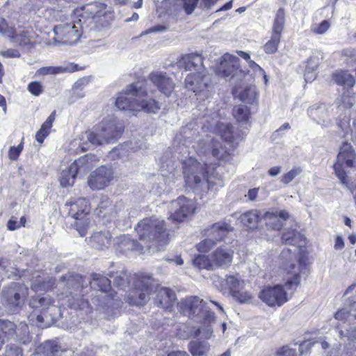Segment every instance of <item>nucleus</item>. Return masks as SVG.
Segmentation results:
<instances>
[{
    "mask_svg": "<svg viewBox=\"0 0 356 356\" xmlns=\"http://www.w3.org/2000/svg\"><path fill=\"white\" fill-rule=\"evenodd\" d=\"M121 238H123V241L127 242L129 247L133 250H138V251H142L144 248L143 245L138 243L134 240H130V238L127 236H123Z\"/></svg>",
    "mask_w": 356,
    "mask_h": 356,
    "instance_id": "nucleus-61",
    "label": "nucleus"
},
{
    "mask_svg": "<svg viewBox=\"0 0 356 356\" xmlns=\"http://www.w3.org/2000/svg\"><path fill=\"white\" fill-rule=\"evenodd\" d=\"M28 295V288L19 283L13 282L2 291V298L5 304L13 312L17 310Z\"/></svg>",
    "mask_w": 356,
    "mask_h": 356,
    "instance_id": "nucleus-14",
    "label": "nucleus"
},
{
    "mask_svg": "<svg viewBox=\"0 0 356 356\" xmlns=\"http://www.w3.org/2000/svg\"><path fill=\"white\" fill-rule=\"evenodd\" d=\"M259 211L257 210H250L239 217L241 222L245 226L252 228L256 226L259 221Z\"/></svg>",
    "mask_w": 356,
    "mask_h": 356,
    "instance_id": "nucleus-36",
    "label": "nucleus"
},
{
    "mask_svg": "<svg viewBox=\"0 0 356 356\" xmlns=\"http://www.w3.org/2000/svg\"><path fill=\"white\" fill-rule=\"evenodd\" d=\"M333 168L338 178H347L350 170L356 168V152L350 143H342Z\"/></svg>",
    "mask_w": 356,
    "mask_h": 356,
    "instance_id": "nucleus-10",
    "label": "nucleus"
},
{
    "mask_svg": "<svg viewBox=\"0 0 356 356\" xmlns=\"http://www.w3.org/2000/svg\"><path fill=\"white\" fill-rule=\"evenodd\" d=\"M264 220L266 225L273 229H280L282 227V223L277 215V212H266L264 215Z\"/></svg>",
    "mask_w": 356,
    "mask_h": 356,
    "instance_id": "nucleus-44",
    "label": "nucleus"
},
{
    "mask_svg": "<svg viewBox=\"0 0 356 356\" xmlns=\"http://www.w3.org/2000/svg\"><path fill=\"white\" fill-rule=\"evenodd\" d=\"M204 323L209 324L210 323L204 321ZM212 333H213V330H212L211 325H204L203 326L198 328L195 331V337L202 336L203 338L208 339L211 337Z\"/></svg>",
    "mask_w": 356,
    "mask_h": 356,
    "instance_id": "nucleus-53",
    "label": "nucleus"
},
{
    "mask_svg": "<svg viewBox=\"0 0 356 356\" xmlns=\"http://www.w3.org/2000/svg\"><path fill=\"white\" fill-rule=\"evenodd\" d=\"M28 90L32 95L38 96L43 92V87L40 83L33 81L28 85Z\"/></svg>",
    "mask_w": 356,
    "mask_h": 356,
    "instance_id": "nucleus-57",
    "label": "nucleus"
},
{
    "mask_svg": "<svg viewBox=\"0 0 356 356\" xmlns=\"http://www.w3.org/2000/svg\"><path fill=\"white\" fill-rule=\"evenodd\" d=\"M92 276V282L86 280L85 277L78 274L62 276L57 284V287L63 290L58 294L60 305L75 309H82L86 307L88 302L83 298V291L88 286V283L93 286L97 285L102 292L107 293L111 290V281L108 278L97 273H93Z\"/></svg>",
    "mask_w": 356,
    "mask_h": 356,
    "instance_id": "nucleus-2",
    "label": "nucleus"
},
{
    "mask_svg": "<svg viewBox=\"0 0 356 356\" xmlns=\"http://www.w3.org/2000/svg\"><path fill=\"white\" fill-rule=\"evenodd\" d=\"M306 63L307 65L305 69L316 71L319 64V58L316 56H312L307 59Z\"/></svg>",
    "mask_w": 356,
    "mask_h": 356,
    "instance_id": "nucleus-60",
    "label": "nucleus"
},
{
    "mask_svg": "<svg viewBox=\"0 0 356 356\" xmlns=\"http://www.w3.org/2000/svg\"><path fill=\"white\" fill-rule=\"evenodd\" d=\"M330 27V23L327 20H323L320 24H314L311 31L315 34H324Z\"/></svg>",
    "mask_w": 356,
    "mask_h": 356,
    "instance_id": "nucleus-52",
    "label": "nucleus"
},
{
    "mask_svg": "<svg viewBox=\"0 0 356 356\" xmlns=\"http://www.w3.org/2000/svg\"><path fill=\"white\" fill-rule=\"evenodd\" d=\"M129 282V276L125 272H122L117 275L113 280L114 285L122 289L127 286Z\"/></svg>",
    "mask_w": 356,
    "mask_h": 356,
    "instance_id": "nucleus-55",
    "label": "nucleus"
},
{
    "mask_svg": "<svg viewBox=\"0 0 356 356\" xmlns=\"http://www.w3.org/2000/svg\"><path fill=\"white\" fill-rule=\"evenodd\" d=\"M113 169L111 164L102 165L92 172L89 178H112Z\"/></svg>",
    "mask_w": 356,
    "mask_h": 356,
    "instance_id": "nucleus-42",
    "label": "nucleus"
},
{
    "mask_svg": "<svg viewBox=\"0 0 356 356\" xmlns=\"http://www.w3.org/2000/svg\"><path fill=\"white\" fill-rule=\"evenodd\" d=\"M65 207L68 208V214L75 222L73 226L81 236L86 234L89 220L87 215L89 213V202L86 198H79L75 202H66Z\"/></svg>",
    "mask_w": 356,
    "mask_h": 356,
    "instance_id": "nucleus-8",
    "label": "nucleus"
},
{
    "mask_svg": "<svg viewBox=\"0 0 356 356\" xmlns=\"http://www.w3.org/2000/svg\"><path fill=\"white\" fill-rule=\"evenodd\" d=\"M51 127L52 124L47 120L42 124L41 128L35 134V139L38 143H43L44 138L49 135Z\"/></svg>",
    "mask_w": 356,
    "mask_h": 356,
    "instance_id": "nucleus-48",
    "label": "nucleus"
},
{
    "mask_svg": "<svg viewBox=\"0 0 356 356\" xmlns=\"http://www.w3.org/2000/svg\"><path fill=\"white\" fill-rule=\"evenodd\" d=\"M232 93L245 104H254L258 102L259 92L254 86H245L241 90L236 86L233 88Z\"/></svg>",
    "mask_w": 356,
    "mask_h": 356,
    "instance_id": "nucleus-24",
    "label": "nucleus"
},
{
    "mask_svg": "<svg viewBox=\"0 0 356 356\" xmlns=\"http://www.w3.org/2000/svg\"><path fill=\"white\" fill-rule=\"evenodd\" d=\"M209 350V343L204 341H192L188 344V350L193 356H204Z\"/></svg>",
    "mask_w": 356,
    "mask_h": 356,
    "instance_id": "nucleus-32",
    "label": "nucleus"
},
{
    "mask_svg": "<svg viewBox=\"0 0 356 356\" xmlns=\"http://www.w3.org/2000/svg\"><path fill=\"white\" fill-rule=\"evenodd\" d=\"M99 161L98 157L92 154H88L75 160L68 168V174L63 175L62 178H77L84 177L91 170L93 163Z\"/></svg>",
    "mask_w": 356,
    "mask_h": 356,
    "instance_id": "nucleus-16",
    "label": "nucleus"
},
{
    "mask_svg": "<svg viewBox=\"0 0 356 356\" xmlns=\"http://www.w3.org/2000/svg\"><path fill=\"white\" fill-rule=\"evenodd\" d=\"M335 108L334 105L315 104L308 108L307 113L318 124L327 127L332 124L333 111Z\"/></svg>",
    "mask_w": 356,
    "mask_h": 356,
    "instance_id": "nucleus-17",
    "label": "nucleus"
},
{
    "mask_svg": "<svg viewBox=\"0 0 356 356\" xmlns=\"http://www.w3.org/2000/svg\"><path fill=\"white\" fill-rule=\"evenodd\" d=\"M302 169L300 167H295L288 172L283 178H295L302 175Z\"/></svg>",
    "mask_w": 356,
    "mask_h": 356,
    "instance_id": "nucleus-64",
    "label": "nucleus"
},
{
    "mask_svg": "<svg viewBox=\"0 0 356 356\" xmlns=\"http://www.w3.org/2000/svg\"><path fill=\"white\" fill-rule=\"evenodd\" d=\"M30 307L38 309L42 314L37 315V321L42 323L46 321H55L61 316L60 306L54 304L53 300L49 296H36L31 299L29 303Z\"/></svg>",
    "mask_w": 356,
    "mask_h": 356,
    "instance_id": "nucleus-12",
    "label": "nucleus"
},
{
    "mask_svg": "<svg viewBox=\"0 0 356 356\" xmlns=\"http://www.w3.org/2000/svg\"><path fill=\"white\" fill-rule=\"evenodd\" d=\"M217 129L221 138L225 142L229 143V145L230 143L236 142L242 138L241 135L234 131L233 127L230 124L220 122L217 124Z\"/></svg>",
    "mask_w": 356,
    "mask_h": 356,
    "instance_id": "nucleus-29",
    "label": "nucleus"
},
{
    "mask_svg": "<svg viewBox=\"0 0 356 356\" xmlns=\"http://www.w3.org/2000/svg\"><path fill=\"white\" fill-rule=\"evenodd\" d=\"M0 33L8 37L13 38L20 45H27L32 42V31L23 30L19 33H16L12 28H10L5 19H0Z\"/></svg>",
    "mask_w": 356,
    "mask_h": 356,
    "instance_id": "nucleus-21",
    "label": "nucleus"
},
{
    "mask_svg": "<svg viewBox=\"0 0 356 356\" xmlns=\"http://www.w3.org/2000/svg\"><path fill=\"white\" fill-rule=\"evenodd\" d=\"M232 230V227L229 224L225 222H218L206 230V235L213 238L216 242L222 240L227 234Z\"/></svg>",
    "mask_w": 356,
    "mask_h": 356,
    "instance_id": "nucleus-25",
    "label": "nucleus"
},
{
    "mask_svg": "<svg viewBox=\"0 0 356 356\" xmlns=\"http://www.w3.org/2000/svg\"><path fill=\"white\" fill-rule=\"evenodd\" d=\"M177 65L186 71L194 70L196 72L186 77V88L192 90L196 95L208 97L211 76L205 72L202 56L196 53L184 54L178 60Z\"/></svg>",
    "mask_w": 356,
    "mask_h": 356,
    "instance_id": "nucleus-5",
    "label": "nucleus"
},
{
    "mask_svg": "<svg viewBox=\"0 0 356 356\" xmlns=\"http://www.w3.org/2000/svg\"><path fill=\"white\" fill-rule=\"evenodd\" d=\"M179 307L185 316H200L208 323L215 321V314L210 311L207 302L197 296H191L181 300Z\"/></svg>",
    "mask_w": 356,
    "mask_h": 356,
    "instance_id": "nucleus-11",
    "label": "nucleus"
},
{
    "mask_svg": "<svg viewBox=\"0 0 356 356\" xmlns=\"http://www.w3.org/2000/svg\"><path fill=\"white\" fill-rule=\"evenodd\" d=\"M280 42V37L272 34L270 39L264 46V51L268 54L275 53Z\"/></svg>",
    "mask_w": 356,
    "mask_h": 356,
    "instance_id": "nucleus-47",
    "label": "nucleus"
},
{
    "mask_svg": "<svg viewBox=\"0 0 356 356\" xmlns=\"http://www.w3.org/2000/svg\"><path fill=\"white\" fill-rule=\"evenodd\" d=\"M233 114L237 121L246 122L250 117V111L247 106L239 105L234 108Z\"/></svg>",
    "mask_w": 356,
    "mask_h": 356,
    "instance_id": "nucleus-46",
    "label": "nucleus"
},
{
    "mask_svg": "<svg viewBox=\"0 0 356 356\" xmlns=\"http://www.w3.org/2000/svg\"><path fill=\"white\" fill-rule=\"evenodd\" d=\"M225 281L231 295L243 287V281L237 276L227 275Z\"/></svg>",
    "mask_w": 356,
    "mask_h": 356,
    "instance_id": "nucleus-43",
    "label": "nucleus"
},
{
    "mask_svg": "<svg viewBox=\"0 0 356 356\" xmlns=\"http://www.w3.org/2000/svg\"><path fill=\"white\" fill-rule=\"evenodd\" d=\"M354 122L353 123V127L350 125V118L349 114H344L343 117H339V121L337 122L338 127L341 129L343 132H344V136H346L348 134L352 135V130H354Z\"/></svg>",
    "mask_w": 356,
    "mask_h": 356,
    "instance_id": "nucleus-45",
    "label": "nucleus"
},
{
    "mask_svg": "<svg viewBox=\"0 0 356 356\" xmlns=\"http://www.w3.org/2000/svg\"><path fill=\"white\" fill-rule=\"evenodd\" d=\"M6 356H22V350L15 344L6 346Z\"/></svg>",
    "mask_w": 356,
    "mask_h": 356,
    "instance_id": "nucleus-58",
    "label": "nucleus"
},
{
    "mask_svg": "<svg viewBox=\"0 0 356 356\" xmlns=\"http://www.w3.org/2000/svg\"><path fill=\"white\" fill-rule=\"evenodd\" d=\"M97 212L98 216L103 218H111L117 213L112 201H111L107 197H104L101 199V201L98 204V207L97 208Z\"/></svg>",
    "mask_w": 356,
    "mask_h": 356,
    "instance_id": "nucleus-31",
    "label": "nucleus"
},
{
    "mask_svg": "<svg viewBox=\"0 0 356 356\" xmlns=\"http://www.w3.org/2000/svg\"><path fill=\"white\" fill-rule=\"evenodd\" d=\"M354 102L355 100L353 95L349 90H348L346 92H344L340 97V98L337 99L336 102V105L334 106H336L337 109L341 111L343 108H351L354 104Z\"/></svg>",
    "mask_w": 356,
    "mask_h": 356,
    "instance_id": "nucleus-39",
    "label": "nucleus"
},
{
    "mask_svg": "<svg viewBox=\"0 0 356 356\" xmlns=\"http://www.w3.org/2000/svg\"><path fill=\"white\" fill-rule=\"evenodd\" d=\"M115 105L119 110L133 115L141 111L156 113L161 109L159 102L149 95L147 84L140 81L129 84L120 92Z\"/></svg>",
    "mask_w": 356,
    "mask_h": 356,
    "instance_id": "nucleus-3",
    "label": "nucleus"
},
{
    "mask_svg": "<svg viewBox=\"0 0 356 356\" xmlns=\"http://www.w3.org/2000/svg\"><path fill=\"white\" fill-rule=\"evenodd\" d=\"M135 230L139 239L148 248L160 250L168 243V234L163 220L155 218H145L138 223Z\"/></svg>",
    "mask_w": 356,
    "mask_h": 356,
    "instance_id": "nucleus-6",
    "label": "nucleus"
},
{
    "mask_svg": "<svg viewBox=\"0 0 356 356\" xmlns=\"http://www.w3.org/2000/svg\"><path fill=\"white\" fill-rule=\"evenodd\" d=\"M0 334L6 341L15 335L16 339L22 343L26 344L30 341L29 327L22 323L17 327L12 321L0 319Z\"/></svg>",
    "mask_w": 356,
    "mask_h": 356,
    "instance_id": "nucleus-15",
    "label": "nucleus"
},
{
    "mask_svg": "<svg viewBox=\"0 0 356 356\" xmlns=\"http://www.w3.org/2000/svg\"><path fill=\"white\" fill-rule=\"evenodd\" d=\"M10 264L8 260H6L5 259H0V270L5 271V274L6 275V276L8 277H10L13 275V274L14 276H17V274L13 273V272H11V273H9V270H8V269H7V268L8 267V266Z\"/></svg>",
    "mask_w": 356,
    "mask_h": 356,
    "instance_id": "nucleus-63",
    "label": "nucleus"
},
{
    "mask_svg": "<svg viewBox=\"0 0 356 356\" xmlns=\"http://www.w3.org/2000/svg\"><path fill=\"white\" fill-rule=\"evenodd\" d=\"M205 148L204 152L207 150L211 152L212 156L218 160L226 161L231 154V149L223 146L220 142L212 139Z\"/></svg>",
    "mask_w": 356,
    "mask_h": 356,
    "instance_id": "nucleus-26",
    "label": "nucleus"
},
{
    "mask_svg": "<svg viewBox=\"0 0 356 356\" xmlns=\"http://www.w3.org/2000/svg\"><path fill=\"white\" fill-rule=\"evenodd\" d=\"M232 296L241 304L249 303L252 299V296L250 293L247 291H241V290H238L233 293Z\"/></svg>",
    "mask_w": 356,
    "mask_h": 356,
    "instance_id": "nucleus-50",
    "label": "nucleus"
},
{
    "mask_svg": "<svg viewBox=\"0 0 356 356\" xmlns=\"http://www.w3.org/2000/svg\"><path fill=\"white\" fill-rule=\"evenodd\" d=\"M23 149V145L21 143L17 147H10L8 152V156L11 160H16Z\"/></svg>",
    "mask_w": 356,
    "mask_h": 356,
    "instance_id": "nucleus-59",
    "label": "nucleus"
},
{
    "mask_svg": "<svg viewBox=\"0 0 356 356\" xmlns=\"http://www.w3.org/2000/svg\"><path fill=\"white\" fill-rule=\"evenodd\" d=\"M334 81L340 86L353 87L355 84V78L346 72H340L334 75Z\"/></svg>",
    "mask_w": 356,
    "mask_h": 356,
    "instance_id": "nucleus-40",
    "label": "nucleus"
},
{
    "mask_svg": "<svg viewBox=\"0 0 356 356\" xmlns=\"http://www.w3.org/2000/svg\"><path fill=\"white\" fill-rule=\"evenodd\" d=\"M110 179H88V185L92 190L104 189L109 182Z\"/></svg>",
    "mask_w": 356,
    "mask_h": 356,
    "instance_id": "nucleus-56",
    "label": "nucleus"
},
{
    "mask_svg": "<svg viewBox=\"0 0 356 356\" xmlns=\"http://www.w3.org/2000/svg\"><path fill=\"white\" fill-rule=\"evenodd\" d=\"M276 356H296V352L288 346H284L277 352Z\"/></svg>",
    "mask_w": 356,
    "mask_h": 356,
    "instance_id": "nucleus-62",
    "label": "nucleus"
},
{
    "mask_svg": "<svg viewBox=\"0 0 356 356\" xmlns=\"http://www.w3.org/2000/svg\"><path fill=\"white\" fill-rule=\"evenodd\" d=\"M282 240L284 243L293 246V249H284L280 255L281 268L292 277L288 278L286 286L293 289L300 283V273L305 265L300 258V247L305 245V237L298 232L291 229L283 233Z\"/></svg>",
    "mask_w": 356,
    "mask_h": 356,
    "instance_id": "nucleus-4",
    "label": "nucleus"
},
{
    "mask_svg": "<svg viewBox=\"0 0 356 356\" xmlns=\"http://www.w3.org/2000/svg\"><path fill=\"white\" fill-rule=\"evenodd\" d=\"M239 58L229 54H225L217 67L216 72L225 78L233 79L235 76H242L243 72L238 70Z\"/></svg>",
    "mask_w": 356,
    "mask_h": 356,
    "instance_id": "nucleus-18",
    "label": "nucleus"
},
{
    "mask_svg": "<svg viewBox=\"0 0 356 356\" xmlns=\"http://www.w3.org/2000/svg\"><path fill=\"white\" fill-rule=\"evenodd\" d=\"M175 300L176 294L173 290L169 288H161L157 291L155 302L160 307L168 308L174 303Z\"/></svg>",
    "mask_w": 356,
    "mask_h": 356,
    "instance_id": "nucleus-27",
    "label": "nucleus"
},
{
    "mask_svg": "<svg viewBox=\"0 0 356 356\" xmlns=\"http://www.w3.org/2000/svg\"><path fill=\"white\" fill-rule=\"evenodd\" d=\"M106 7L104 3L95 2L76 10L71 22H62L54 26V40L72 45L79 40L83 33L108 27L111 15L106 10Z\"/></svg>",
    "mask_w": 356,
    "mask_h": 356,
    "instance_id": "nucleus-1",
    "label": "nucleus"
},
{
    "mask_svg": "<svg viewBox=\"0 0 356 356\" xmlns=\"http://www.w3.org/2000/svg\"><path fill=\"white\" fill-rule=\"evenodd\" d=\"M150 81L165 96H170L175 88V83L166 72L156 71L149 75Z\"/></svg>",
    "mask_w": 356,
    "mask_h": 356,
    "instance_id": "nucleus-20",
    "label": "nucleus"
},
{
    "mask_svg": "<svg viewBox=\"0 0 356 356\" xmlns=\"http://www.w3.org/2000/svg\"><path fill=\"white\" fill-rule=\"evenodd\" d=\"M199 1L200 0H179L175 5V12L182 10L186 15H191L197 7Z\"/></svg>",
    "mask_w": 356,
    "mask_h": 356,
    "instance_id": "nucleus-37",
    "label": "nucleus"
},
{
    "mask_svg": "<svg viewBox=\"0 0 356 356\" xmlns=\"http://www.w3.org/2000/svg\"><path fill=\"white\" fill-rule=\"evenodd\" d=\"M216 245V241L211 237L207 238L197 245V249L199 252H208Z\"/></svg>",
    "mask_w": 356,
    "mask_h": 356,
    "instance_id": "nucleus-54",
    "label": "nucleus"
},
{
    "mask_svg": "<svg viewBox=\"0 0 356 356\" xmlns=\"http://www.w3.org/2000/svg\"><path fill=\"white\" fill-rule=\"evenodd\" d=\"M193 265L200 269L214 270L211 261V254L209 255H197L193 259Z\"/></svg>",
    "mask_w": 356,
    "mask_h": 356,
    "instance_id": "nucleus-41",
    "label": "nucleus"
},
{
    "mask_svg": "<svg viewBox=\"0 0 356 356\" xmlns=\"http://www.w3.org/2000/svg\"><path fill=\"white\" fill-rule=\"evenodd\" d=\"M124 131L123 124L116 118L109 116L96 125L92 131L85 133L91 145H103L115 142Z\"/></svg>",
    "mask_w": 356,
    "mask_h": 356,
    "instance_id": "nucleus-7",
    "label": "nucleus"
},
{
    "mask_svg": "<svg viewBox=\"0 0 356 356\" xmlns=\"http://www.w3.org/2000/svg\"><path fill=\"white\" fill-rule=\"evenodd\" d=\"M341 56L347 64L353 65L356 62V50L355 49H344L341 51Z\"/></svg>",
    "mask_w": 356,
    "mask_h": 356,
    "instance_id": "nucleus-51",
    "label": "nucleus"
},
{
    "mask_svg": "<svg viewBox=\"0 0 356 356\" xmlns=\"http://www.w3.org/2000/svg\"><path fill=\"white\" fill-rule=\"evenodd\" d=\"M335 318L344 322H350L356 319V302L348 307L339 310L335 314Z\"/></svg>",
    "mask_w": 356,
    "mask_h": 356,
    "instance_id": "nucleus-33",
    "label": "nucleus"
},
{
    "mask_svg": "<svg viewBox=\"0 0 356 356\" xmlns=\"http://www.w3.org/2000/svg\"><path fill=\"white\" fill-rule=\"evenodd\" d=\"M184 178H200L202 175L204 178H209L207 169L195 159L190 157L182 163Z\"/></svg>",
    "mask_w": 356,
    "mask_h": 356,
    "instance_id": "nucleus-22",
    "label": "nucleus"
},
{
    "mask_svg": "<svg viewBox=\"0 0 356 356\" xmlns=\"http://www.w3.org/2000/svg\"><path fill=\"white\" fill-rule=\"evenodd\" d=\"M285 272L287 275L286 281H287L288 278L292 277V274H288L286 271ZM284 286L288 291H291V293L298 287L297 286L293 289H289L286 286V283H284V286L277 284L274 286L266 287L260 291L259 298L270 307H281L289 300L288 293L284 289Z\"/></svg>",
    "mask_w": 356,
    "mask_h": 356,
    "instance_id": "nucleus-13",
    "label": "nucleus"
},
{
    "mask_svg": "<svg viewBox=\"0 0 356 356\" xmlns=\"http://www.w3.org/2000/svg\"><path fill=\"white\" fill-rule=\"evenodd\" d=\"M115 241L108 231L95 233L90 238L92 245L97 249L108 248Z\"/></svg>",
    "mask_w": 356,
    "mask_h": 356,
    "instance_id": "nucleus-28",
    "label": "nucleus"
},
{
    "mask_svg": "<svg viewBox=\"0 0 356 356\" xmlns=\"http://www.w3.org/2000/svg\"><path fill=\"white\" fill-rule=\"evenodd\" d=\"M234 252L227 248H218L211 253V261L213 268H225L229 266L233 259Z\"/></svg>",
    "mask_w": 356,
    "mask_h": 356,
    "instance_id": "nucleus-23",
    "label": "nucleus"
},
{
    "mask_svg": "<svg viewBox=\"0 0 356 356\" xmlns=\"http://www.w3.org/2000/svg\"><path fill=\"white\" fill-rule=\"evenodd\" d=\"M134 287L127 296V302L131 305H143L149 300V295L154 291L153 279L140 277L135 280Z\"/></svg>",
    "mask_w": 356,
    "mask_h": 356,
    "instance_id": "nucleus-9",
    "label": "nucleus"
},
{
    "mask_svg": "<svg viewBox=\"0 0 356 356\" xmlns=\"http://www.w3.org/2000/svg\"><path fill=\"white\" fill-rule=\"evenodd\" d=\"M171 205L175 211L170 217L173 220L177 222L184 221L195 211L193 201L184 196H180L176 200L172 201Z\"/></svg>",
    "mask_w": 356,
    "mask_h": 356,
    "instance_id": "nucleus-19",
    "label": "nucleus"
},
{
    "mask_svg": "<svg viewBox=\"0 0 356 356\" xmlns=\"http://www.w3.org/2000/svg\"><path fill=\"white\" fill-rule=\"evenodd\" d=\"M78 70L77 65L70 63L66 66L49 67L40 69V72L43 74H57L65 72H72Z\"/></svg>",
    "mask_w": 356,
    "mask_h": 356,
    "instance_id": "nucleus-35",
    "label": "nucleus"
},
{
    "mask_svg": "<svg viewBox=\"0 0 356 356\" xmlns=\"http://www.w3.org/2000/svg\"><path fill=\"white\" fill-rule=\"evenodd\" d=\"M285 23V13L283 8H280L277 11L273 26V35H276L280 37V35L284 29Z\"/></svg>",
    "mask_w": 356,
    "mask_h": 356,
    "instance_id": "nucleus-38",
    "label": "nucleus"
},
{
    "mask_svg": "<svg viewBox=\"0 0 356 356\" xmlns=\"http://www.w3.org/2000/svg\"><path fill=\"white\" fill-rule=\"evenodd\" d=\"M54 280L52 278L47 277V280L38 276L32 281L31 289L38 292L48 291L53 288Z\"/></svg>",
    "mask_w": 356,
    "mask_h": 356,
    "instance_id": "nucleus-34",
    "label": "nucleus"
},
{
    "mask_svg": "<svg viewBox=\"0 0 356 356\" xmlns=\"http://www.w3.org/2000/svg\"><path fill=\"white\" fill-rule=\"evenodd\" d=\"M42 349L47 356H54L58 352L59 347L56 342L49 341L43 343Z\"/></svg>",
    "mask_w": 356,
    "mask_h": 356,
    "instance_id": "nucleus-49",
    "label": "nucleus"
},
{
    "mask_svg": "<svg viewBox=\"0 0 356 356\" xmlns=\"http://www.w3.org/2000/svg\"><path fill=\"white\" fill-rule=\"evenodd\" d=\"M211 188L209 179H186V190L196 193L207 192Z\"/></svg>",
    "mask_w": 356,
    "mask_h": 356,
    "instance_id": "nucleus-30",
    "label": "nucleus"
}]
</instances>
